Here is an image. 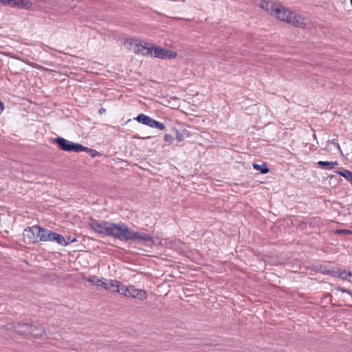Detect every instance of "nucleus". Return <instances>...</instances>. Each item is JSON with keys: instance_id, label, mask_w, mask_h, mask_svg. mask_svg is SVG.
<instances>
[{"instance_id": "obj_1", "label": "nucleus", "mask_w": 352, "mask_h": 352, "mask_svg": "<svg viewBox=\"0 0 352 352\" xmlns=\"http://www.w3.org/2000/svg\"><path fill=\"white\" fill-rule=\"evenodd\" d=\"M107 235L114 236L120 241H143L154 244V240L150 235L143 232H135L124 223H111Z\"/></svg>"}, {"instance_id": "obj_2", "label": "nucleus", "mask_w": 352, "mask_h": 352, "mask_svg": "<svg viewBox=\"0 0 352 352\" xmlns=\"http://www.w3.org/2000/svg\"><path fill=\"white\" fill-rule=\"evenodd\" d=\"M276 18L280 21H286L296 27L305 28V23L302 17L300 15L287 10L281 5H278L274 13L273 14Z\"/></svg>"}, {"instance_id": "obj_3", "label": "nucleus", "mask_w": 352, "mask_h": 352, "mask_svg": "<svg viewBox=\"0 0 352 352\" xmlns=\"http://www.w3.org/2000/svg\"><path fill=\"white\" fill-rule=\"evenodd\" d=\"M124 45L136 54L151 56V43L135 38H128L124 41Z\"/></svg>"}, {"instance_id": "obj_4", "label": "nucleus", "mask_w": 352, "mask_h": 352, "mask_svg": "<svg viewBox=\"0 0 352 352\" xmlns=\"http://www.w3.org/2000/svg\"><path fill=\"white\" fill-rule=\"evenodd\" d=\"M52 142L56 144L60 150L64 151L76 153L82 151L88 152L87 147L78 143H74L61 137H57L53 139Z\"/></svg>"}, {"instance_id": "obj_5", "label": "nucleus", "mask_w": 352, "mask_h": 352, "mask_svg": "<svg viewBox=\"0 0 352 352\" xmlns=\"http://www.w3.org/2000/svg\"><path fill=\"white\" fill-rule=\"evenodd\" d=\"M89 284L102 286L110 292H118L121 294L122 285L116 280L98 279L96 276H92L89 277Z\"/></svg>"}, {"instance_id": "obj_6", "label": "nucleus", "mask_w": 352, "mask_h": 352, "mask_svg": "<svg viewBox=\"0 0 352 352\" xmlns=\"http://www.w3.org/2000/svg\"><path fill=\"white\" fill-rule=\"evenodd\" d=\"M42 227L33 226L27 227L23 233V240L28 244H34L41 241Z\"/></svg>"}, {"instance_id": "obj_7", "label": "nucleus", "mask_w": 352, "mask_h": 352, "mask_svg": "<svg viewBox=\"0 0 352 352\" xmlns=\"http://www.w3.org/2000/svg\"><path fill=\"white\" fill-rule=\"evenodd\" d=\"M121 294L141 300L146 299L148 296L145 290L137 289L133 285L122 286Z\"/></svg>"}, {"instance_id": "obj_8", "label": "nucleus", "mask_w": 352, "mask_h": 352, "mask_svg": "<svg viewBox=\"0 0 352 352\" xmlns=\"http://www.w3.org/2000/svg\"><path fill=\"white\" fill-rule=\"evenodd\" d=\"M175 52L168 50L160 46L152 45L151 56L162 59H173L176 58Z\"/></svg>"}, {"instance_id": "obj_9", "label": "nucleus", "mask_w": 352, "mask_h": 352, "mask_svg": "<svg viewBox=\"0 0 352 352\" xmlns=\"http://www.w3.org/2000/svg\"><path fill=\"white\" fill-rule=\"evenodd\" d=\"M134 119L139 123L148 126L151 128L158 129L161 131H164L166 128L163 123L156 121L155 120L143 113L138 115Z\"/></svg>"}, {"instance_id": "obj_10", "label": "nucleus", "mask_w": 352, "mask_h": 352, "mask_svg": "<svg viewBox=\"0 0 352 352\" xmlns=\"http://www.w3.org/2000/svg\"><path fill=\"white\" fill-rule=\"evenodd\" d=\"M8 330L15 331L16 333L30 336L29 331L31 328V324L29 323H9L6 326Z\"/></svg>"}, {"instance_id": "obj_11", "label": "nucleus", "mask_w": 352, "mask_h": 352, "mask_svg": "<svg viewBox=\"0 0 352 352\" xmlns=\"http://www.w3.org/2000/svg\"><path fill=\"white\" fill-rule=\"evenodd\" d=\"M111 223L98 222L93 219L89 221V228H91L96 232L108 234L109 228Z\"/></svg>"}, {"instance_id": "obj_12", "label": "nucleus", "mask_w": 352, "mask_h": 352, "mask_svg": "<svg viewBox=\"0 0 352 352\" xmlns=\"http://www.w3.org/2000/svg\"><path fill=\"white\" fill-rule=\"evenodd\" d=\"M256 4L272 15H273L278 5L271 0H260Z\"/></svg>"}, {"instance_id": "obj_13", "label": "nucleus", "mask_w": 352, "mask_h": 352, "mask_svg": "<svg viewBox=\"0 0 352 352\" xmlns=\"http://www.w3.org/2000/svg\"><path fill=\"white\" fill-rule=\"evenodd\" d=\"M45 333L44 327L41 324H31V328L29 331L30 336L34 338H40Z\"/></svg>"}, {"instance_id": "obj_14", "label": "nucleus", "mask_w": 352, "mask_h": 352, "mask_svg": "<svg viewBox=\"0 0 352 352\" xmlns=\"http://www.w3.org/2000/svg\"><path fill=\"white\" fill-rule=\"evenodd\" d=\"M0 3L3 5H8L12 7L23 8L26 7V3L23 0H0Z\"/></svg>"}, {"instance_id": "obj_15", "label": "nucleus", "mask_w": 352, "mask_h": 352, "mask_svg": "<svg viewBox=\"0 0 352 352\" xmlns=\"http://www.w3.org/2000/svg\"><path fill=\"white\" fill-rule=\"evenodd\" d=\"M54 236V232L47 228H42L41 242L52 241Z\"/></svg>"}, {"instance_id": "obj_16", "label": "nucleus", "mask_w": 352, "mask_h": 352, "mask_svg": "<svg viewBox=\"0 0 352 352\" xmlns=\"http://www.w3.org/2000/svg\"><path fill=\"white\" fill-rule=\"evenodd\" d=\"M56 242L58 244L61 245H67V242L66 241L65 237L56 232H54V236H53L52 241Z\"/></svg>"}, {"instance_id": "obj_17", "label": "nucleus", "mask_w": 352, "mask_h": 352, "mask_svg": "<svg viewBox=\"0 0 352 352\" xmlns=\"http://www.w3.org/2000/svg\"><path fill=\"white\" fill-rule=\"evenodd\" d=\"M336 173H338V175L342 176L343 177H344L352 185V172L351 171L346 170V169H343L342 170L336 171Z\"/></svg>"}, {"instance_id": "obj_18", "label": "nucleus", "mask_w": 352, "mask_h": 352, "mask_svg": "<svg viewBox=\"0 0 352 352\" xmlns=\"http://www.w3.org/2000/svg\"><path fill=\"white\" fill-rule=\"evenodd\" d=\"M318 165L321 167H326L327 169H331L334 166L338 165V162H325V161H319L318 162Z\"/></svg>"}, {"instance_id": "obj_19", "label": "nucleus", "mask_w": 352, "mask_h": 352, "mask_svg": "<svg viewBox=\"0 0 352 352\" xmlns=\"http://www.w3.org/2000/svg\"><path fill=\"white\" fill-rule=\"evenodd\" d=\"M338 277L343 279V280H348L349 282L351 283L352 279V272H348L346 270L342 271H338Z\"/></svg>"}, {"instance_id": "obj_20", "label": "nucleus", "mask_w": 352, "mask_h": 352, "mask_svg": "<svg viewBox=\"0 0 352 352\" xmlns=\"http://www.w3.org/2000/svg\"><path fill=\"white\" fill-rule=\"evenodd\" d=\"M252 166L255 170L260 171L263 174H266L269 172V168L265 163L262 164L261 165L258 164H253Z\"/></svg>"}, {"instance_id": "obj_21", "label": "nucleus", "mask_w": 352, "mask_h": 352, "mask_svg": "<svg viewBox=\"0 0 352 352\" xmlns=\"http://www.w3.org/2000/svg\"><path fill=\"white\" fill-rule=\"evenodd\" d=\"M164 140L166 142H168V143H173V140H174V138L173 135H170V134H166L164 135Z\"/></svg>"}, {"instance_id": "obj_22", "label": "nucleus", "mask_w": 352, "mask_h": 352, "mask_svg": "<svg viewBox=\"0 0 352 352\" xmlns=\"http://www.w3.org/2000/svg\"><path fill=\"white\" fill-rule=\"evenodd\" d=\"M89 155L94 157L96 156L100 155V154L96 150L89 149Z\"/></svg>"}, {"instance_id": "obj_23", "label": "nucleus", "mask_w": 352, "mask_h": 352, "mask_svg": "<svg viewBox=\"0 0 352 352\" xmlns=\"http://www.w3.org/2000/svg\"><path fill=\"white\" fill-rule=\"evenodd\" d=\"M336 233L347 234H350L351 231L349 230H336Z\"/></svg>"}, {"instance_id": "obj_24", "label": "nucleus", "mask_w": 352, "mask_h": 352, "mask_svg": "<svg viewBox=\"0 0 352 352\" xmlns=\"http://www.w3.org/2000/svg\"><path fill=\"white\" fill-rule=\"evenodd\" d=\"M331 144H333L338 149L340 150V147L338 143H337L335 140H331Z\"/></svg>"}, {"instance_id": "obj_25", "label": "nucleus", "mask_w": 352, "mask_h": 352, "mask_svg": "<svg viewBox=\"0 0 352 352\" xmlns=\"http://www.w3.org/2000/svg\"><path fill=\"white\" fill-rule=\"evenodd\" d=\"M176 138L181 142L183 140V135L179 132H177Z\"/></svg>"}, {"instance_id": "obj_26", "label": "nucleus", "mask_w": 352, "mask_h": 352, "mask_svg": "<svg viewBox=\"0 0 352 352\" xmlns=\"http://www.w3.org/2000/svg\"><path fill=\"white\" fill-rule=\"evenodd\" d=\"M4 110V104L3 102L0 100V115L2 113V112Z\"/></svg>"}, {"instance_id": "obj_27", "label": "nucleus", "mask_w": 352, "mask_h": 352, "mask_svg": "<svg viewBox=\"0 0 352 352\" xmlns=\"http://www.w3.org/2000/svg\"><path fill=\"white\" fill-rule=\"evenodd\" d=\"M106 112V109L104 108H101L99 109L98 113L100 114H102Z\"/></svg>"}, {"instance_id": "obj_28", "label": "nucleus", "mask_w": 352, "mask_h": 352, "mask_svg": "<svg viewBox=\"0 0 352 352\" xmlns=\"http://www.w3.org/2000/svg\"><path fill=\"white\" fill-rule=\"evenodd\" d=\"M351 283H352V279H351Z\"/></svg>"}]
</instances>
